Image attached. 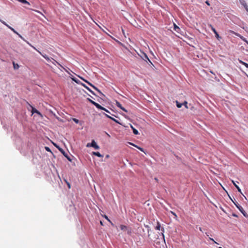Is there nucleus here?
Here are the masks:
<instances>
[{
  "mask_svg": "<svg viewBox=\"0 0 248 248\" xmlns=\"http://www.w3.org/2000/svg\"><path fill=\"white\" fill-rule=\"evenodd\" d=\"M0 21L6 27H7L9 29H10L11 31H12L15 33L17 34L20 38H21L23 40L25 41L30 46L32 47L34 49L36 50L40 55H41L46 61L49 62H51L53 64H55V62H56L54 59L51 58H49L46 55L43 54L39 50L37 49L34 46H33L31 44H30L28 41L26 40L22 35H21L19 33H18L14 28L8 25L5 21L2 20L0 18Z\"/></svg>",
  "mask_w": 248,
  "mask_h": 248,
  "instance_id": "f257e3e1",
  "label": "nucleus"
},
{
  "mask_svg": "<svg viewBox=\"0 0 248 248\" xmlns=\"http://www.w3.org/2000/svg\"><path fill=\"white\" fill-rule=\"evenodd\" d=\"M90 101V102L94 105L98 109H101V110H104L105 111H106V112H108V111L105 108H104V107H102L101 105H100L99 104L95 102L94 101L90 99H88Z\"/></svg>",
  "mask_w": 248,
  "mask_h": 248,
  "instance_id": "f03ea898",
  "label": "nucleus"
},
{
  "mask_svg": "<svg viewBox=\"0 0 248 248\" xmlns=\"http://www.w3.org/2000/svg\"><path fill=\"white\" fill-rule=\"evenodd\" d=\"M234 204L235 205V206H236V207L239 209V210L241 212V213L245 216V217H247V214L246 213V212L244 211V210L243 209V208L240 205H239V204H236L235 203H234Z\"/></svg>",
  "mask_w": 248,
  "mask_h": 248,
  "instance_id": "7ed1b4c3",
  "label": "nucleus"
},
{
  "mask_svg": "<svg viewBox=\"0 0 248 248\" xmlns=\"http://www.w3.org/2000/svg\"><path fill=\"white\" fill-rule=\"evenodd\" d=\"M82 80L85 81L86 82H87L89 85L92 86L93 89H94L100 95H104V94L101 92V91L98 89L96 87H95L94 86H93L92 84L87 81L86 80L82 78H80Z\"/></svg>",
  "mask_w": 248,
  "mask_h": 248,
  "instance_id": "20e7f679",
  "label": "nucleus"
},
{
  "mask_svg": "<svg viewBox=\"0 0 248 248\" xmlns=\"http://www.w3.org/2000/svg\"><path fill=\"white\" fill-rule=\"evenodd\" d=\"M155 229L157 230H161V231H162V232L161 233L163 235V238H164V235L163 234V232H164V229L163 228H161V225L158 221L157 222V225L155 227Z\"/></svg>",
  "mask_w": 248,
  "mask_h": 248,
  "instance_id": "39448f33",
  "label": "nucleus"
},
{
  "mask_svg": "<svg viewBox=\"0 0 248 248\" xmlns=\"http://www.w3.org/2000/svg\"><path fill=\"white\" fill-rule=\"evenodd\" d=\"M141 57V58L145 61L146 62H147L149 61L151 63H152V62H151V61L149 60V59L148 58L147 55L144 53H142V55L140 56Z\"/></svg>",
  "mask_w": 248,
  "mask_h": 248,
  "instance_id": "423d86ee",
  "label": "nucleus"
},
{
  "mask_svg": "<svg viewBox=\"0 0 248 248\" xmlns=\"http://www.w3.org/2000/svg\"><path fill=\"white\" fill-rule=\"evenodd\" d=\"M91 147H93L95 149H99V146L96 144V142L93 140L91 142Z\"/></svg>",
  "mask_w": 248,
  "mask_h": 248,
  "instance_id": "0eeeda50",
  "label": "nucleus"
},
{
  "mask_svg": "<svg viewBox=\"0 0 248 248\" xmlns=\"http://www.w3.org/2000/svg\"><path fill=\"white\" fill-rule=\"evenodd\" d=\"M241 4L244 6V7L245 8L247 12H248V5L246 2V1L244 0H239Z\"/></svg>",
  "mask_w": 248,
  "mask_h": 248,
  "instance_id": "6e6552de",
  "label": "nucleus"
},
{
  "mask_svg": "<svg viewBox=\"0 0 248 248\" xmlns=\"http://www.w3.org/2000/svg\"><path fill=\"white\" fill-rule=\"evenodd\" d=\"M127 143H128L129 144H130V145H133V146H135V147H136L137 148H138V149H139V150H140V151H141V152H144V153H145V152H144V149H143L142 148H141V147H139V146H138L137 145H136L134 144L133 143H131V142H127Z\"/></svg>",
  "mask_w": 248,
  "mask_h": 248,
  "instance_id": "1a4fd4ad",
  "label": "nucleus"
},
{
  "mask_svg": "<svg viewBox=\"0 0 248 248\" xmlns=\"http://www.w3.org/2000/svg\"><path fill=\"white\" fill-rule=\"evenodd\" d=\"M232 183H233V184L234 185V186H235V187L237 189L238 191L239 192H240L241 194L243 195L242 193V191L241 190V189L240 188V187L238 186V185H236V184L235 183V182L232 180Z\"/></svg>",
  "mask_w": 248,
  "mask_h": 248,
  "instance_id": "9d476101",
  "label": "nucleus"
},
{
  "mask_svg": "<svg viewBox=\"0 0 248 248\" xmlns=\"http://www.w3.org/2000/svg\"><path fill=\"white\" fill-rule=\"evenodd\" d=\"M81 85L87 90H88L90 93H91L92 94L95 95V93L94 92L92 91L88 86H87L85 84L82 83Z\"/></svg>",
  "mask_w": 248,
  "mask_h": 248,
  "instance_id": "9b49d317",
  "label": "nucleus"
},
{
  "mask_svg": "<svg viewBox=\"0 0 248 248\" xmlns=\"http://www.w3.org/2000/svg\"><path fill=\"white\" fill-rule=\"evenodd\" d=\"M129 124L131 128L132 129L134 134L135 135H138L139 134L138 131L137 129H136L131 124Z\"/></svg>",
  "mask_w": 248,
  "mask_h": 248,
  "instance_id": "f8f14e48",
  "label": "nucleus"
},
{
  "mask_svg": "<svg viewBox=\"0 0 248 248\" xmlns=\"http://www.w3.org/2000/svg\"><path fill=\"white\" fill-rule=\"evenodd\" d=\"M18 1L22 3H23V4H28V5H30V2H29L28 1H27L26 0H17Z\"/></svg>",
  "mask_w": 248,
  "mask_h": 248,
  "instance_id": "ddd939ff",
  "label": "nucleus"
},
{
  "mask_svg": "<svg viewBox=\"0 0 248 248\" xmlns=\"http://www.w3.org/2000/svg\"><path fill=\"white\" fill-rule=\"evenodd\" d=\"M93 154L97 156H98V157H103V155H101L99 152H93Z\"/></svg>",
  "mask_w": 248,
  "mask_h": 248,
  "instance_id": "4468645a",
  "label": "nucleus"
},
{
  "mask_svg": "<svg viewBox=\"0 0 248 248\" xmlns=\"http://www.w3.org/2000/svg\"><path fill=\"white\" fill-rule=\"evenodd\" d=\"M32 113H37L39 115H41V113L40 112H39L35 108H32Z\"/></svg>",
  "mask_w": 248,
  "mask_h": 248,
  "instance_id": "2eb2a0df",
  "label": "nucleus"
},
{
  "mask_svg": "<svg viewBox=\"0 0 248 248\" xmlns=\"http://www.w3.org/2000/svg\"><path fill=\"white\" fill-rule=\"evenodd\" d=\"M13 64L15 69H18L19 68V65L17 63H16L15 62H13Z\"/></svg>",
  "mask_w": 248,
  "mask_h": 248,
  "instance_id": "dca6fc26",
  "label": "nucleus"
},
{
  "mask_svg": "<svg viewBox=\"0 0 248 248\" xmlns=\"http://www.w3.org/2000/svg\"><path fill=\"white\" fill-rule=\"evenodd\" d=\"M232 33H234L236 35H237V36H239V37H240V38H241L242 40H243V41H246V39H245L244 37H243V36H241L240 35L238 34V33H234V31H232Z\"/></svg>",
  "mask_w": 248,
  "mask_h": 248,
  "instance_id": "f3484780",
  "label": "nucleus"
},
{
  "mask_svg": "<svg viewBox=\"0 0 248 248\" xmlns=\"http://www.w3.org/2000/svg\"><path fill=\"white\" fill-rule=\"evenodd\" d=\"M62 154L64 155V156L65 157H66V158H67V159L69 161H72V159L70 158V157H69V156H68V155H67L66 154H65V152H64V153L62 152Z\"/></svg>",
  "mask_w": 248,
  "mask_h": 248,
  "instance_id": "a211bd4d",
  "label": "nucleus"
},
{
  "mask_svg": "<svg viewBox=\"0 0 248 248\" xmlns=\"http://www.w3.org/2000/svg\"><path fill=\"white\" fill-rule=\"evenodd\" d=\"M176 106L178 108L182 107L183 104L179 103L178 101H176Z\"/></svg>",
  "mask_w": 248,
  "mask_h": 248,
  "instance_id": "6ab92c4d",
  "label": "nucleus"
},
{
  "mask_svg": "<svg viewBox=\"0 0 248 248\" xmlns=\"http://www.w3.org/2000/svg\"><path fill=\"white\" fill-rule=\"evenodd\" d=\"M209 26L211 28V30L214 32V33H216V32H217L216 29L213 27V26L212 25L210 24Z\"/></svg>",
  "mask_w": 248,
  "mask_h": 248,
  "instance_id": "aec40b11",
  "label": "nucleus"
},
{
  "mask_svg": "<svg viewBox=\"0 0 248 248\" xmlns=\"http://www.w3.org/2000/svg\"><path fill=\"white\" fill-rule=\"evenodd\" d=\"M174 30L176 31H177V32H179L178 30H180V28H179L178 26H177L175 24H174Z\"/></svg>",
  "mask_w": 248,
  "mask_h": 248,
  "instance_id": "412c9836",
  "label": "nucleus"
},
{
  "mask_svg": "<svg viewBox=\"0 0 248 248\" xmlns=\"http://www.w3.org/2000/svg\"><path fill=\"white\" fill-rule=\"evenodd\" d=\"M116 104H117V105L118 107H120L122 109H123V110H124V108H123L122 105L120 104V103L117 102H116Z\"/></svg>",
  "mask_w": 248,
  "mask_h": 248,
  "instance_id": "4be33fe9",
  "label": "nucleus"
},
{
  "mask_svg": "<svg viewBox=\"0 0 248 248\" xmlns=\"http://www.w3.org/2000/svg\"><path fill=\"white\" fill-rule=\"evenodd\" d=\"M54 145L56 147H57L59 150V151L61 152L62 153V152L64 153V151L62 149L60 148L59 146H58L56 144H54Z\"/></svg>",
  "mask_w": 248,
  "mask_h": 248,
  "instance_id": "5701e85b",
  "label": "nucleus"
},
{
  "mask_svg": "<svg viewBox=\"0 0 248 248\" xmlns=\"http://www.w3.org/2000/svg\"><path fill=\"white\" fill-rule=\"evenodd\" d=\"M31 10H32V11H34V12H36V13H37L40 14H41V15H42L44 17H45V16H44V15H43V14L41 12H40V11H38V10H33V9H31Z\"/></svg>",
  "mask_w": 248,
  "mask_h": 248,
  "instance_id": "b1692460",
  "label": "nucleus"
},
{
  "mask_svg": "<svg viewBox=\"0 0 248 248\" xmlns=\"http://www.w3.org/2000/svg\"><path fill=\"white\" fill-rule=\"evenodd\" d=\"M125 231H127V233H129V234H130L131 233V230H129L128 229H127L125 226Z\"/></svg>",
  "mask_w": 248,
  "mask_h": 248,
  "instance_id": "393cba45",
  "label": "nucleus"
},
{
  "mask_svg": "<svg viewBox=\"0 0 248 248\" xmlns=\"http://www.w3.org/2000/svg\"><path fill=\"white\" fill-rule=\"evenodd\" d=\"M106 115L107 116V117L108 118H110L111 119L114 120V121L117 122V123H119L118 122H117L116 120H115L114 119L112 118V117H111L110 116H109V114H106Z\"/></svg>",
  "mask_w": 248,
  "mask_h": 248,
  "instance_id": "a878e982",
  "label": "nucleus"
},
{
  "mask_svg": "<svg viewBox=\"0 0 248 248\" xmlns=\"http://www.w3.org/2000/svg\"><path fill=\"white\" fill-rule=\"evenodd\" d=\"M106 115L107 116V117L108 118H110L111 119L114 120V121L117 122V123H119L118 122H117L116 120H115L114 119L112 118V117H111L110 116H109V114H106Z\"/></svg>",
  "mask_w": 248,
  "mask_h": 248,
  "instance_id": "bb28decb",
  "label": "nucleus"
},
{
  "mask_svg": "<svg viewBox=\"0 0 248 248\" xmlns=\"http://www.w3.org/2000/svg\"><path fill=\"white\" fill-rule=\"evenodd\" d=\"M215 36L216 37V38L217 39H219V38H220V37L219 36V34H218L217 32H216V33H215Z\"/></svg>",
  "mask_w": 248,
  "mask_h": 248,
  "instance_id": "cd10ccee",
  "label": "nucleus"
},
{
  "mask_svg": "<svg viewBox=\"0 0 248 248\" xmlns=\"http://www.w3.org/2000/svg\"><path fill=\"white\" fill-rule=\"evenodd\" d=\"M187 104V102L186 101H184V102L183 104V105H184L186 108H188Z\"/></svg>",
  "mask_w": 248,
  "mask_h": 248,
  "instance_id": "c85d7f7f",
  "label": "nucleus"
},
{
  "mask_svg": "<svg viewBox=\"0 0 248 248\" xmlns=\"http://www.w3.org/2000/svg\"><path fill=\"white\" fill-rule=\"evenodd\" d=\"M73 120L74 122H75L76 124H78L79 123V121L78 120L76 119V118H73Z\"/></svg>",
  "mask_w": 248,
  "mask_h": 248,
  "instance_id": "c756f323",
  "label": "nucleus"
},
{
  "mask_svg": "<svg viewBox=\"0 0 248 248\" xmlns=\"http://www.w3.org/2000/svg\"><path fill=\"white\" fill-rule=\"evenodd\" d=\"M45 149L46 151H48V152H51V150L50 149V148L48 147H46V146L45 147Z\"/></svg>",
  "mask_w": 248,
  "mask_h": 248,
  "instance_id": "7c9ffc66",
  "label": "nucleus"
},
{
  "mask_svg": "<svg viewBox=\"0 0 248 248\" xmlns=\"http://www.w3.org/2000/svg\"><path fill=\"white\" fill-rule=\"evenodd\" d=\"M242 63L247 68H248V63H247L246 62H242Z\"/></svg>",
  "mask_w": 248,
  "mask_h": 248,
  "instance_id": "2f4dec72",
  "label": "nucleus"
},
{
  "mask_svg": "<svg viewBox=\"0 0 248 248\" xmlns=\"http://www.w3.org/2000/svg\"><path fill=\"white\" fill-rule=\"evenodd\" d=\"M72 80H73V81H75V82H76V83H78V80L77 79H76V78H72Z\"/></svg>",
  "mask_w": 248,
  "mask_h": 248,
  "instance_id": "473e14b6",
  "label": "nucleus"
},
{
  "mask_svg": "<svg viewBox=\"0 0 248 248\" xmlns=\"http://www.w3.org/2000/svg\"><path fill=\"white\" fill-rule=\"evenodd\" d=\"M209 239L211 241H212L214 243L218 244L217 242H216L213 238L209 237Z\"/></svg>",
  "mask_w": 248,
  "mask_h": 248,
  "instance_id": "72a5a7b5",
  "label": "nucleus"
},
{
  "mask_svg": "<svg viewBox=\"0 0 248 248\" xmlns=\"http://www.w3.org/2000/svg\"><path fill=\"white\" fill-rule=\"evenodd\" d=\"M171 213L172 215H173V216H175V218H177V215H176V214H175V213H174L173 212L171 211Z\"/></svg>",
  "mask_w": 248,
  "mask_h": 248,
  "instance_id": "f704fd0d",
  "label": "nucleus"
},
{
  "mask_svg": "<svg viewBox=\"0 0 248 248\" xmlns=\"http://www.w3.org/2000/svg\"><path fill=\"white\" fill-rule=\"evenodd\" d=\"M91 143H87L86 147H91Z\"/></svg>",
  "mask_w": 248,
  "mask_h": 248,
  "instance_id": "c9c22d12",
  "label": "nucleus"
},
{
  "mask_svg": "<svg viewBox=\"0 0 248 248\" xmlns=\"http://www.w3.org/2000/svg\"><path fill=\"white\" fill-rule=\"evenodd\" d=\"M56 63H57L58 65H59L60 66V67H62V65H61V64H60L58 62H57V61H56V62H55V64H54L55 65V64H56Z\"/></svg>",
  "mask_w": 248,
  "mask_h": 248,
  "instance_id": "e433bc0d",
  "label": "nucleus"
},
{
  "mask_svg": "<svg viewBox=\"0 0 248 248\" xmlns=\"http://www.w3.org/2000/svg\"><path fill=\"white\" fill-rule=\"evenodd\" d=\"M66 182L67 183L68 187H69V188H70V184L69 183H68L67 182Z\"/></svg>",
  "mask_w": 248,
  "mask_h": 248,
  "instance_id": "4c0bfd02",
  "label": "nucleus"
},
{
  "mask_svg": "<svg viewBox=\"0 0 248 248\" xmlns=\"http://www.w3.org/2000/svg\"><path fill=\"white\" fill-rule=\"evenodd\" d=\"M104 217H105V218L106 219H107L108 221H109V222H110V220H109V219L108 218V217H107V216H106V215H105V216H104Z\"/></svg>",
  "mask_w": 248,
  "mask_h": 248,
  "instance_id": "58836bf2",
  "label": "nucleus"
},
{
  "mask_svg": "<svg viewBox=\"0 0 248 248\" xmlns=\"http://www.w3.org/2000/svg\"><path fill=\"white\" fill-rule=\"evenodd\" d=\"M205 3H206L208 5H209V6L210 5V3H209V1H208V0L206 1H205Z\"/></svg>",
  "mask_w": 248,
  "mask_h": 248,
  "instance_id": "ea45409f",
  "label": "nucleus"
},
{
  "mask_svg": "<svg viewBox=\"0 0 248 248\" xmlns=\"http://www.w3.org/2000/svg\"><path fill=\"white\" fill-rule=\"evenodd\" d=\"M62 68L63 70H64L66 72H68L67 70L64 68L62 66L61 67Z\"/></svg>",
  "mask_w": 248,
  "mask_h": 248,
  "instance_id": "a19ab883",
  "label": "nucleus"
},
{
  "mask_svg": "<svg viewBox=\"0 0 248 248\" xmlns=\"http://www.w3.org/2000/svg\"><path fill=\"white\" fill-rule=\"evenodd\" d=\"M199 230H200V231L201 232H203V231H202V228L201 227H200Z\"/></svg>",
  "mask_w": 248,
  "mask_h": 248,
  "instance_id": "79ce46f5",
  "label": "nucleus"
},
{
  "mask_svg": "<svg viewBox=\"0 0 248 248\" xmlns=\"http://www.w3.org/2000/svg\"><path fill=\"white\" fill-rule=\"evenodd\" d=\"M122 32L124 34V30L122 28Z\"/></svg>",
  "mask_w": 248,
  "mask_h": 248,
  "instance_id": "37998d69",
  "label": "nucleus"
},
{
  "mask_svg": "<svg viewBox=\"0 0 248 248\" xmlns=\"http://www.w3.org/2000/svg\"><path fill=\"white\" fill-rule=\"evenodd\" d=\"M123 228H124V226L123 225H121V229L123 230Z\"/></svg>",
  "mask_w": 248,
  "mask_h": 248,
  "instance_id": "c03bdc74",
  "label": "nucleus"
},
{
  "mask_svg": "<svg viewBox=\"0 0 248 248\" xmlns=\"http://www.w3.org/2000/svg\"><path fill=\"white\" fill-rule=\"evenodd\" d=\"M245 42H246L248 44V41L247 40H246Z\"/></svg>",
  "mask_w": 248,
  "mask_h": 248,
  "instance_id": "a18cd8bd",
  "label": "nucleus"
},
{
  "mask_svg": "<svg viewBox=\"0 0 248 248\" xmlns=\"http://www.w3.org/2000/svg\"><path fill=\"white\" fill-rule=\"evenodd\" d=\"M207 236H209V234L207 233H206Z\"/></svg>",
  "mask_w": 248,
  "mask_h": 248,
  "instance_id": "49530a36",
  "label": "nucleus"
},
{
  "mask_svg": "<svg viewBox=\"0 0 248 248\" xmlns=\"http://www.w3.org/2000/svg\"><path fill=\"white\" fill-rule=\"evenodd\" d=\"M218 248H222L221 247H219Z\"/></svg>",
  "mask_w": 248,
  "mask_h": 248,
  "instance_id": "de8ad7c7",
  "label": "nucleus"
}]
</instances>
